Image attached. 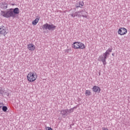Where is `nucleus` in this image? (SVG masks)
<instances>
[{
	"instance_id": "19",
	"label": "nucleus",
	"mask_w": 130,
	"mask_h": 130,
	"mask_svg": "<svg viewBox=\"0 0 130 130\" xmlns=\"http://www.w3.org/2000/svg\"><path fill=\"white\" fill-rule=\"evenodd\" d=\"M82 17H83V18H87L88 17L87 15H82Z\"/></svg>"
},
{
	"instance_id": "2",
	"label": "nucleus",
	"mask_w": 130,
	"mask_h": 130,
	"mask_svg": "<svg viewBox=\"0 0 130 130\" xmlns=\"http://www.w3.org/2000/svg\"><path fill=\"white\" fill-rule=\"evenodd\" d=\"M38 75L35 72H30L27 75V80L30 83H33L37 80Z\"/></svg>"
},
{
	"instance_id": "4",
	"label": "nucleus",
	"mask_w": 130,
	"mask_h": 130,
	"mask_svg": "<svg viewBox=\"0 0 130 130\" xmlns=\"http://www.w3.org/2000/svg\"><path fill=\"white\" fill-rule=\"evenodd\" d=\"M1 15L5 18H10L11 17H15V14L12 10H8L6 11H2Z\"/></svg>"
},
{
	"instance_id": "6",
	"label": "nucleus",
	"mask_w": 130,
	"mask_h": 130,
	"mask_svg": "<svg viewBox=\"0 0 130 130\" xmlns=\"http://www.w3.org/2000/svg\"><path fill=\"white\" fill-rule=\"evenodd\" d=\"M8 34V32H7V29L5 26L2 25L0 26V35H4V36H6Z\"/></svg>"
},
{
	"instance_id": "21",
	"label": "nucleus",
	"mask_w": 130,
	"mask_h": 130,
	"mask_svg": "<svg viewBox=\"0 0 130 130\" xmlns=\"http://www.w3.org/2000/svg\"><path fill=\"white\" fill-rule=\"evenodd\" d=\"M71 16H72V17H75V15H74V14H72Z\"/></svg>"
},
{
	"instance_id": "3",
	"label": "nucleus",
	"mask_w": 130,
	"mask_h": 130,
	"mask_svg": "<svg viewBox=\"0 0 130 130\" xmlns=\"http://www.w3.org/2000/svg\"><path fill=\"white\" fill-rule=\"evenodd\" d=\"M73 48L74 49H82L84 50L86 48V46H85V44L83 43H81L80 42H75L72 44Z\"/></svg>"
},
{
	"instance_id": "20",
	"label": "nucleus",
	"mask_w": 130,
	"mask_h": 130,
	"mask_svg": "<svg viewBox=\"0 0 130 130\" xmlns=\"http://www.w3.org/2000/svg\"><path fill=\"white\" fill-rule=\"evenodd\" d=\"M70 112H73V111H74V110H73V109H71L70 110Z\"/></svg>"
},
{
	"instance_id": "10",
	"label": "nucleus",
	"mask_w": 130,
	"mask_h": 130,
	"mask_svg": "<svg viewBox=\"0 0 130 130\" xmlns=\"http://www.w3.org/2000/svg\"><path fill=\"white\" fill-rule=\"evenodd\" d=\"M39 22V18H37L35 20H34L32 22V24L34 25V26H36L37 25V23Z\"/></svg>"
},
{
	"instance_id": "11",
	"label": "nucleus",
	"mask_w": 130,
	"mask_h": 130,
	"mask_svg": "<svg viewBox=\"0 0 130 130\" xmlns=\"http://www.w3.org/2000/svg\"><path fill=\"white\" fill-rule=\"evenodd\" d=\"M13 12L14 15L15 14L16 15H18V14H19V13L20 12V10L18 9V8H16L13 10Z\"/></svg>"
},
{
	"instance_id": "15",
	"label": "nucleus",
	"mask_w": 130,
	"mask_h": 130,
	"mask_svg": "<svg viewBox=\"0 0 130 130\" xmlns=\"http://www.w3.org/2000/svg\"><path fill=\"white\" fill-rule=\"evenodd\" d=\"M78 4H79V8H82L84 6L83 2H79Z\"/></svg>"
},
{
	"instance_id": "24",
	"label": "nucleus",
	"mask_w": 130,
	"mask_h": 130,
	"mask_svg": "<svg viewBox=\"0 0 130 130\" xmlns=\"http://www.w3.org/2000/svg\"><path fill=\"white\" fill-rule=\"evenodd\" d=\"M2 105V103H0V105Z\"/></svg>"
},
{
	"instance_id": "12",
	"label": "nucleus",
	"mask_w": 130,
	"mask_h": 130,
	"mask_svg": "<svg viewBox=\"0 0 130 130\" xmlns=\"http://www.w3.org/2000/svg\"><path fill=\"white\" fill-rule=\"evenodd\" d=\"M92 94V92H91V91L90 90H85V96H90V95Z\"/></svg>"
},
{
	"instance_id": "22",
	"label": "nucleus",
	"mask_w": 130,
	"mask_h": 130,
	"mask_svg": "<svg viewBox=\"0 0 130 130\" xmlns=\"http://www.w3.org/2000/svg\"><path fill=\"white\" fill-rule=\"evenodd\" d=\"M0 94H2V90H0Z\"/></svg>"
},
{
	"instance_id": "17",
	"label": "nucleus",
	"mask_w": 130,
	"mask_h": 130,
	"mask_svg": "<svg viewBox=\"0 0 130 130\" xmlns=\"http://www.w3.org/2000/svg\"><path fill=\"white\" fill-rule=\"evenodd\" d=\"M46 130H52V128H51L50 127H47Z\"/></svg>"
},
{
	"instance_id": "5",
	"label": "nucleus",
	"mask_w": 130,
	"mask_h": 130,
	"mask_svg": "<svg viewBox=\"0 0 130 130\" xmlns=\"http://www.w3.org/2000/svg\"><path fill=\"white\" fill-rule=\"evenodd\" d=\"M127 33V29L124 27H120L118 30V34L121 36H123Z\"/></svg>"
},
{
	"instance_id": "1",
	"label": "nucleus",
	"mask_w": 130,
	"mask_h": 130,
	"mask_svg": "<svg viewBox=\"0 0 130 130\" xmlns=\"http://www.w3.org/2000/svg\"><path fill=\"white\" fill-rule=\"evenodd\" d=\"M112 52V49L109 48L106 52L104 53L103 56H101L99 58V61H102L104 66L106 64V59L108 57V55L110 54V53Z\"/></svg>"
},
{
	"instance_id": "16",
	"label": "nucleus",
	"mask_w": 130,
	"mask_h": 130,
	"mask_svg": "<svg viewBox=\"0 0 130 130\" xmlns=\"http://www.w3.org/2000/svg\"><path fill=\"white\" fill-rule=\"evenodd\" d=\"M3 111H4V112H7V110H8V108L6 106H4L2 108Z\"/></svg>"
},
{
	"instance_id": "18",
	"label": "nucleus",
	"mask_w": 130,
	"mask_h": 130,
	"mask_svg": "<svg viewBox=\"0 0 130 130\" xmlns=\"http://www.w3.org/2000/svg\"><path fill=\"white\" fill-rule=\"evenodd\" d=\"M76 8H80V5H79V3L78 4L77 3L76 4Z\"/></svg>"
},
{
	"instance_id": "13",
	"label": "nucleus",
	"mask_w": 130,
	"mask_h": 130,
	"mask_svg": "<svg viewBox=\"0 0 130 130\" xmlns=\"http://www.w3.org/2000/svg\"><path fill=\"white\" fill-rule=\"evenodd\" d=\"M55 28H56V26H54L53 24H49L48 30H53Z\"/></svg>"
},
{
	"instance_id": "23",
	"label": "nucleus",
	"mask_w": 130,
	"mask_h": 130,
	"mask_svg": "<svg viewBox=\"0 0 130 130\" xmlns=\"http://www.w3.org/2000/svg\"><path fill=\"white\" fill-rule=\"evenodd\" d=\"M112 55H113V56L114 55V54H112Z\"/></svg>"
},
{
	"instance_id": "14",
	"label": "nucleus",
	"mask_w": 130,
	"mask_h": 130,
	"mask_svg": "<svg viewBox=\"0 0 130 130\" xmlns=\"http://www.w3.org/2000/svg\"><path fill=\"white\" fill-rule=\"evenodd\" d=\"M44 27V29H45V30H47V29H48V28H49V24H48V23H46L43 25Z\"/></svg>"
},
{
	"instance_id": "7",
	"label": "nucleus",
	"mask_w": 130,
	"mask_h": 130,
	"mask_svg": "<svg viewBox=\"0 0 130 130\" xmlns=\"http://www.w3.org/2000/svg\"><path fill=\"white\" fill-rule=\"evenodd\" d=\"M27 48L30 51H34L36 49V47L34 44L30 43L27 45Z\"/></svg>"
},
{
	"instance_id": "8",
	"label": "nucleus",
	"mask_w": 130,
	"mask_h": 130,
	"mask_svg": "<svg viewBox=\"0 0 130 130\" xmlns=\"http://www.w3.org/2000/svg\"><path fill=\"white\" fill-rule=\"evenodd\" d=\"M92 91L95 93H100L101 91V89L100 87H99V86L95 85L92 88Z\"/></svg>"
},
{
	"instance_id": "9",
	"label": "nucleus",
	"mask_w": 130,
	"mask_h": 130,
	"mask_svg": "<svg viewBox=\"0 0 130 130\" xmlns=\"http://www.w3.org/2000/svg\"><path fill=\"white\" fill-rule=\"evenodd\" d=\"M68 112H69V109L61 110L60 111V113L61 115H62L63 116H67V115L69 114Z\"/></svg>"
}]
</instances>
